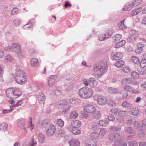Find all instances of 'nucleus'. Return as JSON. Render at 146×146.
<instances>
[{"label": "nucleus", "instance_id": "obj_28", "mask_svg": "<svg viewBox=\"0 0 146 146\" xmlns=\"http://www.w3.org/2000/svg\"><path fill=\"white\" fill-rule=\"evenodd\" d=\"M122 37V35L119 34H116L112 38V41L113 42H116L119 40Z\"/></svg>", "mask_w": 146, "mask_h": 146}, {"label": "nucleus", "instance_id": "obj_15", "mask_svg": "<svg viewBox=\"0 0 146 146\" xmlns=\"http://www.w3.org/2000/svg\"><path fill=\"white\" fill-rule=\"evenodd\" d=\"M144 46V44L142 42L138 43L137 44V48L135 50V52L137 54L141 53L143 51Z\"/></svg>", "mask_w": 146, "mask_h": 146}, {"label": "nucleus", "instance_id": "obj_52", "mask_svg": "<svg viewBox=\"0 0 146 146\" xmlns=\"http://www.w3.org/2000/svg\"><path fill=\"white\" fill-rule=\"evenodd\" d=\"M124 64V62L122 60L118 61L115 64L116 66L118 68L122 66Z\"/></svg>", "mask_w": 146, "mask_h": 146}, {"label": "nucleus", "instance_id": "obj_35", "mask_svg": "<svg viewBox=\"0 0 146 146\" xmlns=\"http://www.w3.org/2000/svg\"><path fill=\"white\" fill-rule=\"evenodd\" d=\"M108 91L111 93L115 94H118L119 93V91L115 88H113L112 87H109L108 88Z\"/></svg>", "mask_w": 146, "mask_h": 146}, {"label": "nucleus", "instance_id": "obj_58", "mask_svg": "<svg viewBox=\"0 0 146 146\" xmlns=\"http://www.w3.org/2000/svg\"><path fill=\"white\" fill-rule=\"evenodd\" d=\"M127 111H120L118 112V114L120 117H123L127 114Z\"/></svg>", "mask_w": 146, "mask_h": 146}, {"label": "nucleus", "instance_id": "obj_10", "mask_svg": "<svg viewBox=\"0 0 146 146\" xmlns=\"http://www.w3.org/2000/svg\"><path fill=\"white\" fill-rule=\"evenodd\" d=\"M85 143L86 146H96L97 143L96 139L90 138L86 140Z\"/></svg>", "mask_w": 146, "mask_h": 146}, {"label": "nucleus", "instance_id": "obj_19", "mask_svg": "<svg viewBox=\"0 0 146 146\" xmlns=\"http://www.w3.org/2000/svg\"><path fill=\"white\" fill-rule=\"evenodd\" d=\"M68 143L70 146H79L80 144V141L77 139H72Z\"/></svg>", "mask_w": 146, "mask_h": 146}, {"label": "nucleus", "instance_id": "obj_56", "mask_svg": "<svg viewBox=\"0 0 146 146\" xmlns=\"http://www.w3.org/2000/svg\"><path fill=\"white\" fill-rule=\"evenodd\" d=\"M98 39L99 40L101 41L105 40L106 39L104 36V34H100L99 35Z\"/></svg>", "mask_w": 146, "mask_h": 146}, {"label": "nucleus", "instance_id": "obj_51", "mask_svg": "<svg viewBox=\"0 0 146 146\" xmlns=\"http://www.w3.org/2000/svg\"><path fill=\"white\" fill-rule=\"evenodd\" d=\"M107 132L106 129L104 128H101L99 134L100 135L104 136L105 135Z\"/></svg>", "mask_w": 146, "mask_h": 146}, {"label": "nucleus", "instance_id": "obj_57", "mask_svg": "<svg viewBox=\"0 0 146 146\" xmlns=\"http://www.w3.org/2000/svg\"><path fill=\"white\" fill-rule=\"evenodd\" d=\"M131 60L135 64H138L139 62V58L135 56H133L132 57Z\"/></svg>", "mask_w": 146, "mask_h": 146}, {"label": "nucleus", "instance_id": "obj_8", "mask_svg": "<svg viewBox=\"0 0 146 146\" xmlns=\"http://www.w3.org/2000/svg\"><path fill=\"white\" fill-rule=\"evenodd\" d=\"M109 139L111 141L114 140L118 142H119L121 140V135L118 133H112L110 134L109 136Z\"/></svg>", "mask_w": 146, "mask_h": 146}, {"label": "nucleus", "instance_id": "obj_63", "mask_svg": "<svg viewBox=\"0 0 146 146\" xmlns=\"http://www.w3.org/2000/svg\"><path fill=\"white\" fill-rule=\"evenodd\" d=\"M70 108V106L66 102L65 105H64L63 109L65 110V111L67 110H69Z\"/></svg>", "mask_w": 146, "mask_h": 146}, {"label": "nucleus", "instance_id": "obj_64", "mask_svg": "<svg viewBox=\"0 0 146 146\" xmlns=\"http://www.w3.org/2000/svg\"><path fill=\"white\" fill-rule=\"evenodd\" d=\"M108 105L110 106L115 107L116 106V103L112 100H110L109 101Z\"/></svg>", "mask_w": 146, "mask_h": 146}, {"label": "nucleus", "instance_id": "obj_62", "mask_svg": "<svg viewBox=\"0 0 146 146\" xmlns=\"http://www.w3.org/2000/svg\"><path fill=\"white\" fill-rule=\"evenodd\" d=\"M121 70L123 72L127 73H129L130 71V69L128 67H127L122 68H121Z\"/></svg>", "mask_w": 146, "mask_h": 146}, {"label": "nucleus", "instance_id": "obj_16", "mask_svg": "<svg viewBox=\"0 0 146 146\" xmlns=\"http://www.w3.org/2000/svg\"><path fill=\"white\" fill-rule=\"evenodd\" d=\"M123 57V54L121 52H118L115 53L112 57V59L113 60H118L121 59Z\"/></svg>", "mask_w": 146, "mask_h": 146}, {"label": "nucleus", "instance_id": "obj_44", "mask_svg": "<svg viewBox=\"0 0 146 146\" xmlns=\"http://www.w3.org/2000/svg\"><path fill=\"white\" fill-rule=\"evenodd\" d=\"M57 124L59 127H62L64 126V122L61 119H58L56 120Z\"/></svg>", "mask_w": 146, "mask_h": 146}, {"label": "nucleus", "instance_id": "obj_20", "mask_svg": "<svg viewBox=\"0 0 146 146\" xmlns=\"http://www.w3.org/2000/svg\"><path fill=\"white\" fill-rule=\"evenodd\" d=\"M130 112L133 115H137L139 113V110L138 108L135 107L130 109Z\"/></svg>", "mask_w": 146, "mask_h": 146}, {"label": "nucleus", "instance_id": "obj_12", "mask_svg": "<svg viewBox=\"0 0 146 146\" xmlns=\"http://www.w3.org/2000/svg\"><path fill=\"white\" fill-rule=\"evenodd\" d=\"M26 77V74L23 71L21 70H17L15 73V78H17V79H19V78H21L23 79V80H24L25 79L24 78V77Z\"/></svg>", "mask_w": 146, "mask_h": 146}, {"label": "nucleus", "instance_id": "obj_3", "mask_svg": "<svg viewBox=\"0 0 146 146\" xmlns=\"http://www.w3.org/2000/svg\"><path fill=\"white\" fill-rule=\"evenodd\" d=\"M6 95L9 98L16 99L21 94V92L19 88H12L7 89L6 92Z\"/></svg>", "mask_w": 146, "mask_h": 146}, {"label": "nucleus", "instance_id": "obj_13", "mask_svg": "<svg viewBox=\"0 0 146 146\" xmlns=\"http://www.w3.org/2000/svg\"><path fill=\"white\" fill-rule=\"evenodd\" d=\"M125 131L126 133L130 135L131 137L134 136L136 134V133L133 128L128 127L125 128Z\"/></svg>", "mask_w": 146, "mask_h": 146}, {"label": "nucleus", "instance_id": "obj_2", "mask_svg": "<svg viewBox=\"0 0 146 146\" xmlns=\"http://www.w3.org/2000/svg\"><path fill=\"white\" fill-rule=\"evenodd\" d=\"M78 94L82 98L87 99L92 96L93 91L91 88L86 87H83L79 90Z\"/></svg>", "mask_w": 146, "mask_h": 146}, {"label": "nucleus", "instance_id": "obj_37", "mask_svg": "<svg viewBox=\"0 0 146 146\" xmlns=\"http://www.w3.org/2000/svg\"><path fill=\"white\" fill-rule=\"evenodd\" d=\"M45 136L42 133H39L38 136V141L40 143H42L44 140Z\"/></svg>", "mask_w": 146, "mask_h": 146}, {"label": "nucleus", "instance_id": "obj_39", "mask_svg": "<svg viewBox=\"0 0 146 146\" xmlns=\"http://www.w3.org/2000/svg\"><path fill=\"white\" fill-rule=\"evenodd\" d=\"M146 66V59L145 58L142 59L140 63V66L141 68H145Z\"/></svg>", "mask_w": 146, "mask_h": 146}, {"label": "nucleus", "instance_id": "obj_30", "mask_svg": "<svg viewBox=\"0 0 146 146\" xmlns=\"http://www.w3.org/2000/svg\"><path fill=\"white\" fill-rule=\"evenodd\" d=\"M72 133L75 135H79L81 133V131L77 127H72L71 129Z\"/></svg>", "mask_w": 146, "mask_h": 146}, {"label": "nucleus", "instance_id": "obj_25", "mask_svg": "<svg viewBox=\"0 0 146 146\" xmlns=\"http://www.w3.org/2000/svg\"><path fill=\"white\" fill-rule=\"evenodd\" d=\"M113 33V30L112 29H110L108 30L106 33L104 34V36L106 39L110 38Z\"/></svg>", "mask_w": 146, "mask_h": 146}, {"label": "nucleus", "instance_id": "obj_40", "mask_svg": "<svg viewBox=\"0 0 146 146\" xmlns=\"http://www.w3.org/2000/svg\"><path fill=\"white\" fill-rule=\"evenodd\" d=\"M23 143L22 142H21L19 146H36V142L34 141L33 137H32V140L31 141V145L29 144H27L26 146L23 145Z\"/></svg>", "mask_w": 146, "mask_h": 146}, {"label": "nucleus", "instance_id": "obj_11", "mask_svg": "<svg viewBox=\"0 0 146 146\" xmlns=\"http://www.w3.org/2000/svg\"><path fill=\"white\" fill-rule=\"evenodd\" d=\"M55 131V126L53 124H51L46 131L47 135L49 136H52L54 134Z\"/></svg>", "mask_w": 146, "mask_h": 146}, {"label": "nucleus", "instance_id": "obj_61", "mask_svg": "<svg viewBox=\"0 0 146 146\" xmlns=\"http://www.w3.org/2000/svg\"><path fill=\"white\" fill-rule=\"evenodd\" d=\"M132 4L128 5L127 6H125L123 10V11H128L131 9L132 8Z\"/></svg>", "mask_w": 146, "mask_h": 146}, {"label": "nucleus", "instance_id": "obj_42", "mask_svg": "<svg viewBox=\"0 0 146 146\" xmlns=\"http://www.w3.org/2000/svg\"><path fill=\"white\" fill-rule=\"evenodd\" d=\"M94 117L97 119H99L102 117V113L99 111H96L94 114Z\"/></svg>", "mask_w": 146, "mask_h": 146}, {"label": "nucleus", "instance_id": "obj_54", "mask_svg": "<svg viewBox=\"0 0 146 146\" xmlns=\"http://www.w3.org/2000/svg\"><path fill=\"white\" fill-rule=\"evenodd\" d=\"M24 119L19 120L18 122V126L20 128H22L24 126Z\"/></svg>", "mask_w": 146, "mask_h": 146}, {"label": "nucleus", "instance_id": "obj_24", "mask_svg": "<svg viewBox=\"0 0 146 146\" xmlns=\"http://www.w3.org/2000/svg\"><path fill=\"white\" fill-rule=\"evenodd\" d=\"M113 33V30L112 29H110L108 30L106 33L104 34V36L106 39L110 38Z\"/></svg>", "mask_w": 146, "mask_h": 146}, {"label": "nucleus", "instance_id": "obj_29", "mask_svg": "<svg viewBox=\"0 0 146 146\" xmlns=\"http://www.w3.org/2000/svg\"><path fill=\"white\" fill-rule=\"evenodd\" d=\"M124 89L125 91L129 92H132L133 93H136L135 90L133 89L132 87L128 85H126L124 87Z\"/></svg>", "mask_w": 146, "mask_h": 146}, {"label": "nucleus", "instance_id": "obj_7", "mask_svg": "<svg viewBox=\"0 0 146 146\" xmlns=\"http://www.w3.org/2000/svg\"><path fill=\"white\" fill-rule=\"evenodd\" d=\"M130 36L127 38V40L131 42L135 40L138 36V33L134 29L131 30L130 32Z\"/></svg>", "mask_w": 146, "mask_h": 146}, {"label": "nucleus", "instance_id": "obj_36", "mask_svg": "<svg viewBox=\"0 0 146 146\" xmlns=\"http://www.w3.org/2000/svg\"><path fill=\"white\" fill-rule=\"evenodd\" d=\"M7 125L5 123H3L0 125V130L2 131H5L7 129Z\"/></svg>", "mask_w": 146, "mask_h": 146}, {"label": "nucleus", "instance_id": "obj_32", "mask_svg": "<svg viewBox=\"0 0 146 146\" xmlns=\"http://www.w3.org/2000/svg\"><path fill=\"white\" fill-rule=\"evenodd\" d=\"M121 127L113 125L110 127L109 129L110 131H119L121 130Z\"/></svg>", "mask_w": 146, "mask_h": 146}, {"label": "nucleus", "instance_id": "obj_41", "mask_svg": "<svg viewBox=\"0 0 146 146\" xmlns=\"http://www.w3.org/2000/svg\"><path fill=\"white\" fill-rule=\"evenodd\" d=\"M13 22L15 26L18 27L21 24V20L18 18H16L13 20Z\"/></svg>", "mask_w": 146, "mask_h": 146}, {"label": "nucleus", "instance_id": "obj_1", "mask_svg": "<svg viewBox=\"0 0 146 146\" xmlns=\"http://www.w3.org/2000/svg\"><path fill=\"white\" fill-rule=\"evenodd\" d=\"M107 67V62L103 61L94 66L93 68L94 73L97 75L98 77L100 78L108 70Z\"/></svg>", "mask_w": 146, "mask_h": 146}, {"label": "nucleus", "instance_id": "obj_21", "mask_svg": "<svg viewBox=\"0 0 146 146\" xmlns=\"http://www.w3.org/2000/svg\"><path fill=\"white\" fill-rule=\"evenodd\" d=\"M82 123L80 121L75 120L72 122L71 126L75 127H79L81 126Z\"/></svg>", "mask_w": 146, "mask_h": 146}, {"label": "nucleus", "instance_id": "obj_22", "mask_svg": "<svg viewBox=\"0 0 146 146\" xmlns=\"http://www.w3.org/2000/svg\"><path fill=\"white\" fill-rule=\"evenodd\" d=\"M78 114L77 111H73L70 113L69 118L70 119H75L78 117Z\"/></svg>", "mask_w": 146, "mask_h": 146}, {"label": "nucleus", "instance_id": "obj_31", "mask_svg": "<svg viewBox=\"0 0 146 146\" xmlns=\"http://www.w3.org/2000/svg\"><path fill=\"white\" fill-rule=\"evenodd\" d=\"M31 63L32 66H37L38 65V61L35 58H32L31 60Z\"/></svg>", "mask_w": 146, "mask_h": 146}, {"label": "nucleus", "instance_id": "obj_60", "mask_svg": "<svg viewBox=\"0 0 146 146\" xmlns=\"http://www.w3.org/2000/svg\"><path fill=\"white\" fill-rule=\"evenodd\" d=\"M131 75L134 78H137L139 77V73L135 71H133L131 73Z\"/></svg>", "mask_w": 146, "mask_h": 146}, {"label": "nucleus", "instance_id": "obj_49", "mask_svg": "<svg viewBox=\"0 0 146 146\" xmlns=\"http://www.w3.org/2000/svg\"><path fill=\"white\" fill-rule=\"evenodd\" d=\"M4 60L6 62H11L13 60V59L11 55H8L5 57Z\"/></svg>", "mask_w": 146, "mask_h": 146}, {"label": "nucleus", "instance_id": "obj_26", "mask_svg": "<svg viewBox=\"0 0 146 146\" xmlns=\"http://www.w3.org/2000/svg\"><path fill=\"white\" fill-rule=\"evenodd\" d=\"M89 128L90 129H92L94 131H99V127L94 122H92L90 123L89 126Z\"/></svg>", "mask_w": 146, "mask_h": 146}, {"label": "nucleus", "instance_id": "obj_45", "mask_svg": "<svg viewBox=\"0 0 146 146\" xmlns=\"http://www.w3.org/2000/svg\"><path fill=\"white\" fill-rule=\"evenodd\" d=\"M141 8L140 7L133 11L131 12V14L132 16H134L137 15L139 13L141 10Z\"/></svg>", "mask_w": 146, "mask_h": 146}, {"label": "nucleus", "instance_id": "obj_59", "mask_svg": "<svg viewBox=\"0 0 146 146\" xmlns=\"http://www.w3.org/2000/svg\"><path fill=\"white\" fill-rule=\"evenodd\" d=\"M143 0H135V1L133 2L132 5L133 6L135 7L138 5Z\"/></svg>", "mask_w": 146, "mask_h": 146}, {"label": "nucleus", "instance_id": "obj_50", "mask_svg": "<svg viewBox=\"0 0 146 146\" xmlns=\"http://www.w3.org/2000/svg\"><path fill=\"white\" fill-rule=\"evenodd\" d=\"M66 103V101L65 100L60 101L59 102L58 105V108L60 109H63L64 105Z\"/></svg>", "mask_w": 146, "mask_h": 146}, {"label": "nucleus", "instance_id": "obj_17", "mask_svg": "<svg viewBox=\"0 0 146 146\" xmlns=\"http://www.w3.org/2000/svg\"><path fill=\"white\" fill-rule=\"evenodd\" d=\"M57 77L56 75H51L48 80V85L50 86H51L52 84L55 82Z\"/></svg>", "mask_w": 146, "mask_h": 146}, {"label": "nucleus", "instance_id": "obj_14", "mask_svg": "<svg viewBox=\"0 0 146 146\" xmlns=\"http://www.w3.org/2000/svg\"><path fill=\"white\" fill-rule=\"evenodd\" d=\"M37 97L38 100L40 103L41 104H44L45 97L43 93H39L37 95Z\"/></svg>", "mask_w": 146, "mask_h": 146}, {"label": "nucleus", "instance_id": "obj_46", "mask_svg": "<svg viewBox=\"0 0 146 146\" xmlns=\"http://www.w3.org/2000/svg\"><path fill=\"white\" fill-rule=\"evenodd\" d=\"M33 25V22H29L27 24H26L23 27V29H27L32 27Z\"/></svg>", "mask_w": 146, "mask_h": 146}, {"label": "nucleus", "instance_id": "obj_27", "mask_svg": "<svg viewBox=\"0 0 146 146\" xmlns=\"http://www.w3.org/2000/svg\"><path fill=\"white\" fill-rule=\"evenodd\" d=\"M24 78L25 79L24 80H23V79L21 78H19V79H17V78H15V81L18 84L21 85H23L27 82L26 77H24Z\"/></svg>", "mask_w": 146, "mask_h": 146}, {"label": "nucleus", "instance_id": "obj_9", "mask_svg": "<svg viewBox=\"0 0 146 146\" xmlns=\"http://www.w3.org/2000/svg\"><path fill=\"white\" fill-rule=\"evenodd\" d=\"M133 125L135 128L139 131H142L146 129V124L144 123L141 124L138 123L137 121H135Z\"/></svg>", "mask_w": 146, "mask_h": 146}, {"label": "nucleus", "instance_id": "obj_23", "mask_svg": "<svg viewBox=\"0 0 146 146\" xmlns=\"http://www.w3.org/2000/svg\"><path fill=\"white\" fill-rule=\"evenodd\" d=\"M122 106L125 108L130 109L132 107L133 104L130 102L125 101L122 103Z\"/></svg>", "mask_w": 146, "mask_h": 146}, {"label": "nucleus", "instance_id": "obj_18", "mask_svg": "<svg viewBox=\"0 0 146 146\" xmlns=\"http://www.w3.org/2000/svg\"><path fill=\"white\" fill-rule=\"evenodd\" d=\"M89 85L91 87L96 86L98 85L96 81L93 78H90L89 79Z\"/></svg>", "mask_w": 146, "mask_h": 146}, {"label": "nucleus", "instance_id": "obj_6", "mask_svg": "<svg viewBox=\"0 0 146 146\" xmlns=\"http://www.w3.org/2000/svg\"><path fill=\"white\" fill-rule=\"evenodd\" d=\"M97 98V102L99 105H103L107 102L106 98L102 95L96 94L94 97Z\"/></svg>", "mask_w": 146, "mask_h": 146}, {"label": "nucleus", "instance_id": "obj_4", "mask_svg": "<svg viewBox=\"0 0 146 146\" xmlns=\"http://www.w3.org/2000/svg\"><path fill=\"white\" fill-rule=\"evenodd\" d=\"M20 44L17 43H14L12 44L9 47L7 48V50L9 51L12 49L14 50L18 54L19 57H22L25 55L24 51L20 48Z\"/></svg>", "mask_w": 146, "mask_h": 146}, {"label": "nucleus", "instance_id": "obj_55", "mask_svg": "<svg viewBox=\"0 0 146 146\" xmlns=\"http://www.w3.org/2000/svg\"><path fill=\"white\" fill-rule=\"evenodd\" d=\"M19 9L17 7H14L11 11V14L12 15H16L18 13Z\"/></svg>", "mask_w": 146, "mask_h": 146}, {"label": "nucleus", "instance_id": "obj_33", "mask_svg": "<svg viewBox=\"0 0 146 146\" xmlns=\"http://www.w3.org/2000/svg\"><path fill=\"white\" fill-rule=\"evenodd\" d=\"M125 43V41L124 40H123L121 41L118 42L115 45V47L116 48H118L119 47H122Z\"/></svg>", "mask_w": 146, "mask_h": 146}, {"label": "nucleus", "instance_id": "obj_34", "mask_svg": "<svg viewBox=\"0 0 146 146\" xmlns=\"http://www.w3.org/2000/svg\"><path fill=\"white\" fill-rule=\"evenodd\" d=\"M98 131H94L91 135V138L95 139L96 140L99 138V134H98Z\"/></svg>", "mask_w": 146, "mask_h": 146}, {"label": "nucleus", "instance_id": "obj_53", "mask_svg": "<svg viewBox=\"0 0 146 146\" xmlns=\"http://www.w3.org/2000/svg\"><path fill=\"white\" fill-rule=\"evenodd\" d=\"M128 143L129 146H137L138 145V142L136 141H130Z\"/></svg>", "mask_w": 146, "mask_h": 146}, {"label": "nucleus", "instance_id": "obj_38", "mask_svg": "<svg viewBox=\"0 0 146 146\" xmlns=\"http://www.w3.org/2000/svg\"><path fill=\"white\" fill-rule=\"evenodd\" d=\"M98 123L101 126H106L107 125L108 122L106 120L103 119L100 120Z\"/></svg>", "mask_w": 146, "mask_h": 146}, {"label": "nucleus", "instance_id": "obj_47", "mask_svg": "<svg viewBox=\"0 0 146 146\" xmlns=\"http://www.w3.org/2000/svg\"><path fill=\"white\" fill-rule=\"evenodd\" d=\"M3 65L0 64V81H3L2 74L3 72Z\"/></svg>", "mask_w": 146, "mask_h": 146}, {"label": "nucleus", "instance_id": "obj_43", "mask_svg": "<svg viewBox=\"0 0 146 146\" xmlns=\"http://www.w3.org/2000/svg\"><path fill=\"white\" fill-rule=\"evenodd\" d=\"M125 20V19H124L122 20L121 21L120 23L118 24V27L119 29H124L125 28V26L124 24V22Z\"/></svg>", "mask_w": 146, "mask_h": 146}, {"label": "nucleus", "instance_id": "obj_5", "mask_svg": "<svg viewBox=\"0 0 146 146\" xmlns=\"http://www.w3.org/2000/svg\"><path fill=\"white\" fill-rule=\"evenodd\" d=\"M84 111L88 113H93L96 110L95 106L93 105L88 104L85 105L83 107Z\"/></svg>", "mask_w": 146, "mask_h": 146}, {"label": "nucleus", "instance_id": "obj_48", "mask_svg": "<svg viewBox=\"0 0 146 146\" xmlns=\"http://www.w3.org/2000/svg\"><path fill=\"white\" fill-rule=\"evenodd\" d=\"M116 122L119 125H123L125 122L124 119L122 118L119 117L116 119Z\"/></svg>", "mask_w": 146, "mask_h": 146}]
</instances>
